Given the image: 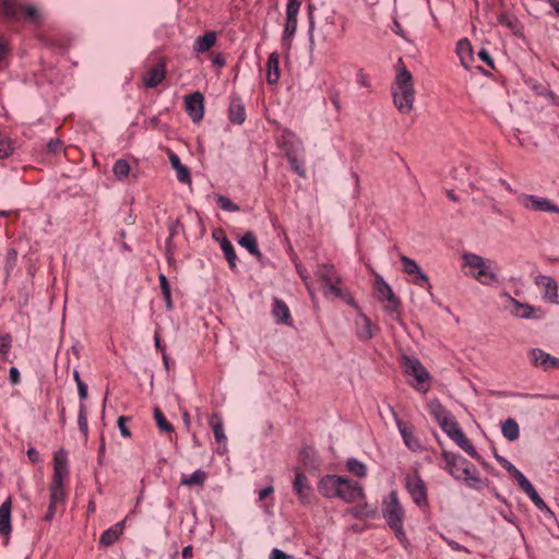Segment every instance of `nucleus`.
Instances as JSON below:
<instances>
[{
	"instance_id": "f257e3e1",
	"label": "nucleus",
	"mask_w": 559,
	"mask_h": 559,
	"mask_svg": "<svg viewBox=\"0 0 559 559\" xmlns=\"http://www.w3.org/2000/svg\"><path fill=\"white\" fill-rule=\"evenodd\" d=\"M393 103L397 110L403 115H408L415 103V88L413 75L406 69L402 58L397 61V74L391 86Z\"/></svg>"
},
{
	"instance_id": "f03ea898",
	"label": "nucleus",
	"mask_w": 559,
	"mask_h": 559,
	"mask_svg": "<svg viewBox=\"0 0 559 559\" xmlns=\"http://www.w3.org/2000/svg\"><path fill=\"white\" fill-rule=\"evenodd\" d=\"M382 516L389 527L394 532L396 538L403 546L408 545V539L403 527L405 511L400 503L397 492L392 490L386 499L382 502Z\"/></svg>"
},
{
	"instance_id": "7ed1b4c3",
	"label": "nucleus",
	"mask_w": 559,
	"mask_h": 559,
	"mask_svg": "<svg viewBox=\"0 0 559 559\" xmlns=\"http://www.w3.org/2000/svg\"><path fill=\"white\" fill-rule=\"evenodd\" d=\"M442 430L468 455L480 461V455L476 451L471 440L465 436L463 430L460 428L457 421L450 416L448 419H443L440 424Z\"/></svg>"
},
{
	"instance_id": "20e7f679",
	"label": "nucleus",
	"mask_w": 559,
	"mask_h": 559,
	"mask_svg": "<svg viewBox=\"0 0 559 559\" xmlns=\"http://www.w3.org/2000/svg\"><path fill=\"white\" fill-rule=\"evenodd\" d=\"M463 259L465 266L477 270L476 273H473V276L481 284L489 285L497 282V274L489 271L487 261L483 257L475 253H464Z\"/></svg>"
},
{
	"instance_id": "39448f33",
	"label": "nucleus",
	"mask_w": 559,
	"mask_h": 559,
	"mask_svg": "<svg viewBox=\"0 0 559 559\" xmlns=\"http://www.w3.org/2000/svg\"><path fill=\"white\" fill-rule=\"evenodd\" d=\"M316 276L324 283V294H333L336 297H342V289L337 284L341 283V277L337 275L334 265L319 264L316 270Z\"/></svg>"
},
{
	"instance_id": "423d86ee",
	"label": "nucleus",
	"mask_w": 559,
	"mask_h": 559,
	"mask_svg": "<svg viewBox=\"0 0 559 559\" xmlns=\"http://www.w3.org/2000/svg\"><path fill=\"white\" fill-rule=\"evenodd\" d=\"M301 5L300 0H288L286 7V23L283 33V41L289 47L297 29V15Z\"/></svg>"
},
{
	"instance_id": "0eeeda50",
	"label": "nucleus",
	"mask_w": 559,
	"mask_h": 559,
	"mask_svg": "<svg viewBox=\"0 0 559 559\" xmlns=\"http://www.w3.org/2000/svg\"><path fill=\"white\" fill-rule=\"evenodd\" d=\"M336 497L347 503H353L364 499L365 492L357 481L341 476V484Z\"/></svg>"
},
{
	"instance_id": "6e6552de",
	"label": "nucleus",
	"mask_w": 559,
	"mask_h": 559,
	"mask_svg": "<svg viewBox=\"0 0 559 559\" xmlns=\"http://www.w3.org/2000/svg\"><path fill=\"white\" fill-rule=\"evenodd\" d=\"M405 486L413 501L417 506L420 507L427 503L426 485L417 473L405 477Z\"/></svg>"
},
{
	"instance_id": "1a4fd4ad",
	"label": "nucleus",
	"mask_w": 559,
	"mask_h": 559,
	"mask_svg": "<svg viewBox=\"0 0 559 559\" xmlns=\"http://www.w3.org/2000/svg\"><path fill=\"white\" fill-rule=\"evenodd\" d=\"M401 361L404 372L408 376H413L418 383H424L429 380V372L419 359L403 354L401 356Z\"/></svg>"
},
{
	"instance_id": "9d476101",
	"label": "nucleus",
	"mask_w": 559,
	"mask_h": 559,
	"mask_svg": "<svg viewBox=\"0 0 559 559\" xmlns=\"http://www.w3.org/2000/svg\"><path fill=\"white\" fill-rule=\"evenodd\" d=\"M522 205L531 211L559 213V206L550 200L532 194H523L521 197Z\"/></svg>"
},
{
	"instance_id": "9b49d317",
	"label": "nucleus",
	"mask_w": 559,
	"mask_h": 559,
	"mask_svg": "<svg viewBox=\"0 0 559 559\" xmlns=\"http://www.w3.org/2000/svg\"><path fill=\"white\" fill-rule=\"evenodd\" d=\"M186 110L193 122H199L204 116V96L200 92H194L186 96Z\"/></svg>"
},
{
	"instance_id": "f8f14e48",
	"label": "nucleus",
	"mask_w": 559,
	"mask_h": 559,
	"mask_svg": "<svg viewBox=\"0 0 559 559\" xmlns=\"http://www.w3.org/2000/svg\"><path fill=\"white\" fill-rule=\"evenodd\" d=\"M512 309L511 313L520 319L540 320L545 317V312L540 308L531 306L530 304L520 302L514 298H510Z\"/></svg>"
},
{
	"instance_id": "ddd939ff",
	"label": "nucleus",
	"mask_w": 559,
	"mask_h": 559,
	"mask_svg": "<svg viewBox=\"0 0 559 559\" xmlns=\"http://www.w3.org/2000/svg\"><path fill=\"white\" fill-rule=\"evenodd\" d=\"M295 479L293 483V488L298 496L299 501L302 504H307L310 502V497L312 493L311 487L308 485L307 477L298 469L296 468Z\"/></svg>"
},
{
	"instance_id": "4468645a",
	"label": "nucleus",
	"mask_w": 559,
	"mask_h": 559,
	"mask_svg": "<svg viewBox=\"0 0 559 559\" xmlns=\"http://www.w3.org/2000/svg\"><path fill=\"white\" fill-rule=\"evenodd\" d=\"M341 484V476L325 475L318 484V491L325 498H336Z\"/></svg>"
},
{
	"instance_id": "2eb2a0df",
	"label": "nucleus",
	"mask_w": 559,
	"mask_h": 559,
	"mask_svg": "<svg viewBox=\"0 0 559 559\" xmlns=\"http://www.w3.org/2000/svg\"><path fill=\"white\" fill-rule=\"evenodd\" d=\"M166 76V63L160 61L151 68L143 76V84L147 88H154L159 85Z\"/></svg>"
},
{
	"instance_id": "dca6fc26",
	"label": "nucleus",
	"mask_w": 559,
	"mask_h": 559,
	"mask_svg": "<svg viewBox=\"0 0 559 559\" xmlns=\"http://www.w3.org/2000/svg\"><path fill=\"white\" fill-rule=\"evenodd\" d=\"M442 457L445 461V468L452 475H459V471H462L464 467L469 465L471 463L464 459L462 455L449 452L447 450H442Z\"/></svg>"
},
{
	"instance_id": "f3484780",
	"label": "nucleus",
	"mask_w": 559,
	"mask_h": 559,
	"mask_svg": "<svg viewBox=\"0 0 559 559\" xmlns=\"http://www.w3.org/2000/svg\"><path fill=\"white\" fill-rule=\"evenodd\" d=\"M530 356L533 364L542 367L544 370L559 368V359L539 348L532 349Z\"/></svg>"
},
{
	"instance_id": "a211bd4d",
	"label": "nucleus",
	"mask_w": 559,
	"mask_h": 559,
	"mask_svg": "<svg viewBox=\"0 0 559 559\" xmlns=\"http://www.w3.org/2000/svg\"><path fill=\"white\" fill-rule=\"evenodd\" d=\"M453 477L465 481L468 487L477 490L485 486V483L479 478L477 471L472 463L462 471H459V475H454Z\"/></svg>"
},
{
	"instance_id": "6ab92c4d",
	"label": "nucleus",
	"mask_w": 559,
	"mask_h": 559,
	"mask_svg": "<svg viewBox=\"0 0 559 559\" xmlns=\"http://www.w3.org/2000/svg\"><path fill=\"white\" fill-rule=\"evenodd\" d=\"M68 457L64 450H59L53 457V476L52 481L63 483V478L68 477Z\"/></svg>"
},
{
	"instance_id": "aec40b11",
	"label": "nucleus",
	"mask_w": 559,
	"mask_h": 559,
	"mask_svg": "<svg viewBox=\"0 0 559 559\" xmlns=\"http://www.w3.org/2000/svg\"><path fill=\"white\" fill-rule=\"evenodd\" d=\"M126 524V520H122L121 522L117 523L112 527L106 530L99 538V544L105 547H109L114 545L120 535L122 534L123 527Z\"/></svg>"
},
{
	"instance_id": "412c9836",
	"label": "nucleus",
	"mask_w": 559,
	"mask_h": 559,
	"mask_svg": "<svg viewBox=\"0 0 559 559\" xmlns=\"http://www.w3.org/2000/svg\"><path fill=\"white\" fill-rule=\"evenodd\" d=\"M280 80V55L274 51L266 61V81L269 84H275Z\"/></svg>"
},
{
	"instance_id": "4be33fe9",
	"label": "nucleus",
	"mask_w": 559,
	"mask_h": 559,
	"mask_svg": "<svg viewBox=\"0 0 559 559\" xmlns=\"http://www.w3.org/2000/svg\"><path fill=\"white\" fill-rule=\"evenodd\" d=\"M217 41V34L216 32H207L202 36L197 37L193 50L198 53H203L209 51L213 46H215Z\"/></svg>"
},
{
	"instance_id": "5701e85b",
	"label": "nucleus",
	"mask_w": 559,
	"mask_h": 559,
	"mask_svg": "<svg viewBox=\"0 0 559 559\" xmlns=\"http://www.w3.org/2000/svg\"><path fill=\"white\" fill-rule=\"evenodd\" d=\"M238 243L241 247L246 248L258 260H261L263 258V254L259 249L257 237L253 231H246L245 235L239 239Z\"/></svg>"
},
{
	"instance_id": "b1692460",
	"label": "nucleus",
	"mask_w": 559,
	"mask_h": 559,
	"mask_svg": "<svg viewBox=\"0 0 559 559\" xmlns=\"http://www.w3.org/2000/svg\"><path fill=\"white\" fill-rule=\"evenodd\" d=\"M11 499H7L0 506V534L9 535L12 531L11 527Z\"/></svg>"
},
{
	"instance_id": "393cba45",
	"label": "nucleus",
	"mask_w": 559,
	"mask_h": 559,
	"mask_svg": "<svg viewBox=\"0 0 559 559\" xmlns=\"http://www.w3.org/2000/svg\"><path fill=\"white\" fill-rule=\"evenodd\" d=\"M535 283L537 286L544 288V297L550 300L557 298L558 287L556 281L552 277L546 275H538L535 280Z\"/></svg>"
},
{
	"instance_id": "a878e982",
	"label": "nucleus",
	"mask_w": 559,
	"mask_h": 559,
	"mask_svg": "<svg viewBox=\"0 0 559 559\" xmlns=\"http://www.w3.org/2000/svg\"><path fill=\"white\" fill-rule=\"evenodd\" d=\"M357 324V336L361 341H369L374 335V329L371 324L370 319L364 314H359V320L356 322Z\"/></svg>"
},
{
	"instance_id": "bb28decb",
	"label": "nucleus",
	"mask_w": 559,
	"mask_h": 559,
	"mask_svg": "<svg viewBox=\"0 0 559 559\" xmlns=\"http://www.w3.org/2000/svg\"><path fill=\"white\" fill-rule=\"evenodd\" d=\"M396 424L406 447L413 451L418 450L420 448V443L414 436L412 428L407 427L406 424L399 419H396Z\"/></svg>"
},
{
	"instance_id": "cd10ccee",
	"label": "nucleus",
	"mask_w": 559,
	"mask_h": 559,
	"mask_svg": "<svg viewBox=\"0 0 559 559\" xmlns=\"http://www.w3.org/2000/svg\"><path fill=\"white\" fill-rule=\"evenodd\" d=\"M272 311L277 322L284 323L286 325H292L289 309L283 300L275 298Z\"/></svg>"
},
{
	"instance_id": "c85d7f7f",
	"label": "nucleus",
	"mask_w": 559,
	"mask_h": 559,
	"mask_svg": "<svg viewBox=\"0 0 559 559\" xmlns=\"http://www.w3.org/2000/svg\"><path fill=\"white\" fill-rule=\"evenodd\" d=\"M22 10V3L19 0H0V14L7 19H17Z\"/></svg>"
},
{
	"instance_id": "c756f323",
	"label": "nucleus",
	"mask_w": 559,
	"mask_h": 559,
	"mask_svg": "<svg viewBox=\"0 0 559 559\" xmlns=\"http://www.w3.org/2000/svg\"><path fill=\"white\" fill-rule=\"evenodd\" d=\"M228 114L233 123L241 124L246 120L245 106L238 98L231 100Z\"/></svg>"
},
{
	"instance_id": "7c9ffc66",
	"label": "nucleus",
	"mask_w": 559,
	"mask_h": 559,
	"mask_svg": "<svg viewBox=\"0 0 559 559\" xmlns=\"http://www.w3.org/2000/svg\"><path fill=\"white\" fill-rule=\"evenodd\" d=\"M457 56L464 68H468V63L473 60V48L468 39H461L456 47Z\"/></svg>"
},
{
	"instance_id": "2f4dec72",
	"label": "nucleus",
	"mask_w": 559,
	"mask_h": 559,
	"mask_svg": "<svg viewBox=\"0 0 559 559\" xmlns=\"http://www.w3.org/2000/svg\"><path fill=\"white\" fill-rule=\"evenodd\" d=\"M503 437L509 441H515L520 437V427L515 419L508 418L501 426Z\"/></svg>"
},
{
	"instance_id": "473e14b6",
	"label": "nucleus",
	"mask_w": 559,
	"mask_h": 559,
	"mask_svg": "<svg viewBox=\"0 0 559 559\" xmlns=\"http://www.w3.org/2000/svg\"><path fill=\"white\" fill-rule=\"evenodd\" d=\"M206 479V473L202 469H197L190 476H183L180 480L181 486H203Z\"/></svg>"
},
{
	"instance_id": "72a5a7b5",
	"label": "nucleus",
	"mask_w": 559,
	"mask_h": 559,
	"mask_svg": "<svg viewBox=\"0 0 559 559\" xmlns=\"http://www.w3.org/2000/svg\"><path fill=\"white\" fill-rule=\"evenodd\" d=\"M299 460L307 468H317L316 451L311 447H305L299 452Z\"/></svg>"
},
{
	"instance_id": "f704fd0d",
	"label": "nucleus",
	"mask_w": 559,
	"mask_h": 559,
	"mask_svg": "<svg viewBox=\"0 0 559 559\" xmlns=\"http://www.w3.org/2000/svg\"><path fill=\"white\" fill-rule=\"evenodd\" d=\"M286 155H287L288 162L292 166V170L297 173L298 175H304L306 169L304 167V158L299 154V152L296 150H292V151H288Z\"/></svg>"
},
{
	"instance_id": "c9c22d12",
	"label": "nucleus",
	"mask_w": 559,
	"mask_h": 559,
	"mask_svg": "<svg viewBox=\"0 0 559 559\" xmlns=\"http://www.w3.org/2000/svg\"><path fill=\"white\" fill-rule=\"evenodd\" d=\"M221 248L229 264V267L235 269L237 257L233 243L226 237H223L221 239Z\"/></svg>"
},
{
	"instance_id": "e433bc0d",
	"label": "nucleus",
	"mask_w": 559,
	"mask_h": 559,
	"mask_svg": "<svg viewBox=\"0 0 559 559\" xmlns=\"http://www.w3.org/2000/svg\"><path fill=\"white\" fill-rule=\"evenodd\" d=\"M374 287L381 301H385L386 298L394 295L391 286L380 275L376 277Z\"/></svg>"
},
{
	"instance_id": "4c0bfd02",
	"label": "nucleus",
	"mask_w": 559,
	"mask_h": 559,
	"mask_svg": "<svg viewBox=\"0 0 559 559\" xmlns=\"http://www.w3.org/2000/svg\"><path fill=\"white\" fill-rule=\"evenodd\" d=\"M210 425L213 429L215 440L218 443H222L226 440V436L224 433L223 423L218 414H213L210 418Z\"/></svg>"
},
{
	"instance_id": "58836bf2",
	"label": "nucleus",
	"mask_w": 559,
	"mask_h": 559,
	"mask_svg": "<svg viewBox=\"0 0 559 559\" xmlns=\"http://www.w3.org/2000/svg\"><path fill=\"white\" fill-rule=\"evenodd\" d=\"M63 483L52 481L50 485V503L58 504L64 501Z\"/></svg>"
},
{
	"instance_id": "ea45409f",
	"label": "nucleus",
	"mask_w": 559,
	"mask_h": 559,
	"mask_svg": "<svg viewBox=\"0 0 559 559\" xmlns=\"http://www.w3.org/2000/svg\"><path fill=\"white\" fill-rule=\"evenodd\" d=\"M429 407L431 414L437 419L439 425L443 423V419H448L451 416L450 413L441 405L439 401H431Z\"/></svg>"
},
{
	"instance_id": "a19ab883",
	"label": "nucleus",
	"mask_w": 559,
	"mask_h": 559,
	"mask_svg": "<svg viewBox=\"0 0 559 559\" xmlns=\"http://www.w3.org/2000/svg\"><path fill=\"white\" fill-rule=\"evenodd\" d=\"M346 467L352 474L356 475L357 477H365L367 474L366 465L355 457H350L347 460Z\"/></svg>"
},
{
	"instance_id": "79ce46f5",
	"label": "nucleus",
	"mask_w": 559,
	"mask_h": 559,
	"mask_svg": "<svg viewBox=\"0 0 559 559\" xmlns=\"http://www.w3.org/2000/svg\"><path fill=\"white\" fill-rule=\"evenodd\" d=\"M154 419L158 429L163 432H173L174 426L168 423L159 407L154 408Z\"/></svg>"
},
{
	"instance_id": "37998d69",
	"label": "nucleus",
	"mask_w": 559,
	"mask_h": 559,
	"mask_svg": "<svg viewBox=\"0 0 559 559\" xmlns=\"http://www.w3.org/2000/svg\"><path fill=\"white\" fill-rule=\"evenodd\" d=\"M401 262L403 263V271L408 275H415L416 273H419L420 267L416 263L415 260L406 257L401 255Z\"/></svg>"
},
{
	"instance_id": "c03bdc74",
	"label": "nucleus",
	"mask_w": 559,
	"mask_h": 559,
	"mask_svg": "<svg viewBox=\"0 0 559 559\" xmlns=\"http://www.w3.org/2000/svg\"><path fill=\"white\" fill-rule=\"evenodd\" d=\"M14 142L9 138L0 139V159L7 158L14 152Z\"/></svg>"
},
{
	"instance_id": "a18cd8bd",
	"label": "nucleus",
	"mask_w": 559,
	"mask_h": 559,
	"mask_svg": "<svg viewBox=\"0 0 559 559\" xmlns=\"http://www.w3.org/2000/svg\"><path fill=\"white\" fill-rule=\"evenodd\" d=\"M168 157L173 168L177 171V175H189V169L181 164L180 158L170 150H168Z\"/></svg>"
},
{
	"instance_id": "49530a36",
	"label": "nucleus",
	"mask_w": 559,
	"mask_h": 559,
	"mask_svg": "<svg viewBox=\"0 0 559 559\" xmlns=\"http://www.w3.org/2000/svg\"><path fill=\"white\" fill-rule=\"evenodd\" d=\"M216 201H217V204L219 205V207L226 212L239 211V206L225 195L217 194Z\"/></svg>"
},
{
	"instance_id": "de8ad7c7",
	"label": "nucleus",
	"mask_w": 559,
	"mask_h": 559,
	"mask_svg": "<svg viewBox=\"0 0 559 559\" xmlns=\"http://www.w3.org/2000/svg\"><path fill=\"white\" fill-rule=\"evenodd\" d=\"M78 424H79L80 431L85 437H87L88 426H87V417H86V406L83 403L80 404V412H79Z\"/></svg>"
},
{
	"instance_id": "09e8293b",
	"label": "nucleus",
	"mask_w": 559,
	"mask_h": 559,
	"mask_svg": "<svg viewBox=\"0 0 559 559\" xmlns=\"http://www.w3.org/2000/svg\"><path fill=\"white\" fill-rule=\"evenodd\" d=\"M526 495L532 500V502L535 504V507L538 508L540 511H546L548 513H551L550 509L547 507V504L544 502V500L537 493L535 488H532V490L526 492Z\"/></svg>"
},
{
	"instance_id": "8fccbe9b",
	"label": "nucleus",
	"mask_w": 559,
	"mask_h": 559,
	"mask_svg": "<svg viewBox=\"0 0 559 559\" xmlns=\"http://www.w3.org/2000/svg\"><path fill=\"white\" fill-rule=\"evenodd\" d=\"M498 21L501 25L510 28L513 32H515L519 26L518 19L509 14H500Z\"/></svg>"
},
{
	"instance_id": "3c124183",
	"label": "nucleus",
	"mask_w": 559,
	"mask_h": 559,
	"mask_svg": "<svg viewBox=\"0 0 559 559\" xmlns=\"http://www.w3.org/2000/svg\"><path fill=\"white\" fill-rule=\"evenodd\" d=\"M385 302H386L384 305L385 311H388L390 313H399L400 312L401 302L395 295H392L391 297L386 298Z\"/></svg>"
},
{
	"instance_id": "603ef678",
	"label": "nucleus",
	"mask_w": 559,
	"mask_h": 559,
	"mask_svg": "<svg viewBox=\"0 0 559 559\" xmlns=\"http://www.w3.org/2000/svg\"><path fill=\"white\" fill-rule=\"evenodd\" d=\"M513 477L516 479L519 486L521 489L526 493L534 488V486L531 484V481L523 475L522 472L518 471Z\"/></svg>"
},
{
	"instance_id": "864d4df0",
	"label": "nucleus",
	"mask_w": 559,
	"mask_h": 559,
	"mask_svg": "<svg viewBox=\"0 0 559 559\" xmlns=\"http://www.w3.org/2000/svg\"><path fill=\"white\" fill-rule=\"evenodd\" d=\"M513 477L516 479L519 486L521 489L526 493L534 488V486L531 484V481L523 475L522 472L518 471Z\"/></svg>"
},
{
	"instance_id": "5fc2aeb1",
	"label": "nucleus",
	"mask_w": 559,
	"mask_h": 559,
	"mask_svg": "<svg viewBox=\"0 0 559 559\" xmlns=\"http://www.w3.org/2000/svg\"><path fill=\"white\" fill-rule=\"evenodd\" d=\"M130 165L126 159H118L114 166V175H129Z\"/></svg>"
},
{
	"instance_id": "6e6d98bb",
	"label": "nucleus",
	"mask_w": 559,
	"mask_h": 559,
	"mask_svg": "<svg viewBox=\"0 0 559 559\" xmlns=\"http://www.w3.org/2000/svg\"><path fill=\"white\" fill-rule=\"evenodd\" d=\"M12 337L9 333L0 334V354L7 355L11 348Z\"/></svg>"
},
{
	"instance_id": "4d7b16f0",
	"label": "nucleus",
	"mask_w": 559,
	"mask_h": 559,
	"mask_svg": "<svg viewBox=\"0 0 559 559\" xmlns=\"http://www.w3.org/2000/svg\"><path fill=\"white\" fill-rule=\"evenodd\" d=\"M63 150V143L60 139H51L47 144L48 153L56 155Z\"/></svg>"
},
{
	"instance_id": "13d9d810",
	"label": "nucleus",
	"mask_w": 559,
	"mask_h": 559,
	"mask_svg": "<svg viewBox=\"0 0 559 559\" xmlns=\"http://www.w3.org/2000/svg\"><path fill=\"white\" fill-rule=\"evenodd\" d=\"M495 459L508 471L510 475H514L519 469L507 459L495 452Z\"/></svg>"
},
{
	"instance_id": "bf43d9fd",
	"label": "nucleus",
	"mask_w": 559,
	"mask_h": 559,
	"mask_svg": "<svg viewBox=\"0 0 559 559\" xmlns=\"http://www.w3.org/2000/svg\"><path fill=\"white\" fill-rule=\"evenodd\" d=\"M130 418L127 417V416H120L117 420V424H118V428L120 430V433L121 436L123 437H130L131 436V432L130 430L128 429V427L126 426V423L129 420Z\"/></svg>"
},
{
	"instance_id": "052dcab7",
	"label": "nucleus",
	"mask_w": 559,
	"mask_h": 559,
	"mask_svg": "<svg viewBox=\"0 0 559 559\" xmlns=\"http://www.w3.org/2000/svg\"><path fill=\"white\" fill-rule=\"evenodd\" d=\"M21 12H24L25 15L33 21H36L38 19V12L36 8L33 5H22Z\"/></svg>"
},
{
	"instance_id": "680f3d73",
	"label": "nucleus",
	"mask_w": 559,
	"mask_h": 559,
	"mask_svg": "<svg viewBox=\"0 0 559 559\" xmlns=\"http://www.w3.org/2000/svg\"><path fill=\"white\" fill-rule=\"evenodd\" d=\"M158 280H159V284H160V289H162L163 296L170 295L171 294L170 293V286H169L167 277L164 274H160L158 276Z\"/></svg>"
},
{
	"instance_id": "e2e57ef3",
	"label": "nucleus",
	"mask_w": 559,
	"mask_h": 559,
	"mask_svg": "<svg viewBox=\"0 0 559 559\" xmlns=\"http://www.w3.org/2000/svg\"><path fill=\"white\" fill-rule=\"evenodd\" d=\"M415 275V285L423 286L424 284H427L430 287L429 278L421 270H419V273H416Z\"/></svg>"
},
{
	"instance_id": "0e129e2a",
	"label": "nucleus",
	"mask_w": 559,
	"mask_h": 559,
	"mask_svg": "<svg viewBox=\"0 0 559 559\" xmlns=\"http://www.w3.org/2000/svg\"><path fill=\"white\" fill-rule=\"evenodd\" d=\"M9 379L12 384H17L20 382V371L15 367H11L9 371Z\"/></svg>"
},
{
	"instance_id": "69168bd1",
	"label": "nucleus",
	"mask_w": 559,
	"mask_h": 559,
	"mask_svg": "<svg viewBox=\"0 0 559 559\" xmlns=\"http://www.w3.org/2000/svg\"><path fill=\"white\" fill-rule=\"evenodd\" d=\"M270 558H271V559H289V556H288V555H286V554H285L284 551H282L281 549L274 548V549L271 551Z\"/></svg>"
},
{
	"instance_id": "338daca9",
	"label": "nucleus",
	"mask_w": 559,
	"mask_h": 559,
	"mask_svg": "<svg viewBox=\"0 0 559 559\" xmlns=\"http://www.w3.org/2000/svg\"><path fill=\"white\" fill-rule=\"evenodd\" d=\"M27 456L33 463H38L40 461V455L35 448H29L27 450Z\"/></svg>"
},
{
	"instance_id": "774afa93",
	"label": "nucleus",
	"mask_w": 559,
	"mask_h": 559,
	"mask_svg": "<svg viewBox=\"0 0 559 559\" xmlns=\"http://www.w3.org/2000/svg\"><path fill=\"white\" fill-rule=\"evenodd\" d=\"M78 385V392L81 401L87 397V385L84 382H80Z\"/></svg>"
}]
</instances>
